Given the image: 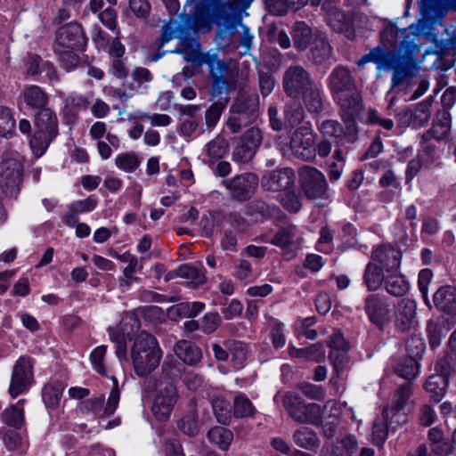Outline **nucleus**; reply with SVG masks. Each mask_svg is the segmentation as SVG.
I'll list each match as a JSON object with an SVG mask.
<instances>
[{"label": "nucleus", "mask_w": 456, "mask_h": 456, "mask_svg": "<svg viewBox=\"0 0 456 456\" xmlns=\"http://www.w3.org/2000/svg\"><path fill=\"white\" fill-rule=\"evenodd\" d=\"M328 86L342 111L349 116L361 112L362 98L347 69L337 67L328 77Z\"/></svg>", "instance_id": "nucleus-1"}, {"label": "nucleus", "mask_w": 456, "mask_h": 456, "mask_svg": "<svg viewBox=\"0 0 456 456\" xmlns=\"http://www.w3.org/2000/svg\"><path fill=\"white\" fill-rule=\"evenodd\" d=\"M131 357L135 373L147 377L159 364L162 352L154 336L141 332L134 339Z\"/></svg>", "instance_id": "nucleus-2"}, {"label": "nucleus", "mask_w": 456, "mask_h": 456, "mask_svg": "<svg viewBox=\"0 0 456 456\" xmlns=\"http://www.w3.org/2000/svg\"><path fill=\"white\" fill-rule=\"evenodd\" d=\"M356 116H349L346 111H343L342 118L346 124L345 129L337 120L322 121L319 126V131L324 136L334 138L335 151L333 158L336 160H343L348 151L346 144H352L357 141L358 130L354 122Z\"/></svg>", "instance_id": "nucleus-3"}, {"label": "nucleus", "mask_w": 456, "mask_h": 456, "mask_svg": "<svg viewBox=\"0 0 456 456\" xmlns=\"http://www.w3.org/2000/svg\"><path fill=\"white\" fill-rule=\"evenodd\" d=\"M35 132L29 141L33 154L41 157L58 134V118L49 108L40 110L35 116Z\"/></svg>", "instance_id": "nucleus-4"}, {"label": "nucleus", "mask_w": 456, "mask_h": 456, "mask_svg": "<svg viewBox=\"0 0 456 456\" xmlns=\"http://www.w3.org/2000/svg\"><path fill=\"white\" fill-rule=\"evenodd\" d=\"M177 399V389L170 379L167 377L159 379L155 385L151 407L155 418L159 421L167 420L170 417Z\"/></svg>", "instance_id": "nucleus-5"}, {"label": "nucleus", "mask_w": 456, "mask_h": 456, "mask_svg": "<svg viewBox=\"0 0 456 456\" xmlns=\"http://www.w3.org/2000/svg\"><path fill=\"white\" fill-rule=\"evenodd\" d=\"M282 403L290 417L297 422L316 425L322 419V410L321 405L317 403H305L295 393H286L283 396Z\"/></svg>", "instance_id": "nucleus-6"}, {"label": "nucleus", "mask_w": 456, "mask_h": 456, "mask_svg": "<svg viewBox=\"0 0 456 456\" xmlns=\"http://www.w3.org/2000/svg\"><path fill=\"white\" fill-rule=\"evenodd\" d=\"M301 189L309 200L322 198L328 187L324 175L315 167L304 166L298 170Z\"/></svg>", "instance_id": "nucleus-7"}, {"label": "nucleus", "mask_w": 456, "mask_h": 456, "mask_svg": "<svg viewBox=\"0 0 456 456\" xmlns=\"http://www.w3.org/2000/svg\"><path fill=\"white\" fill-rule=\"evenodd\" d=\"M232 63V60H220L216 49H211L206 53L204 64L208 66L209 74L213 78V95H220L224 91L228 92L230 90L224 75Z\"/></svg>", "instance_id": "nucleus-8"}, {"label": "nucleus", "mask_w": 456, "mask_h": 456, "mask_svg": "<svg viewBox=\"0 0 456 456\" xmlns=\"http://www.w3.org/2000/svg\"><path fill=\"white\" fill-rule=\"evenodd\" d=\"M33 381V370L30 359L21 356L15 362L11 383L9 386V395L12 398H16L20 395L28 390Z\"/></svg>", "instance_id": "nucleus-9"}, {"label": "nucleus", "mask_w": 456, "mask_h": 456, "mask_svg": "<svg viewBox=\"0 0 456 456\" xmlns=\"http://www.w3.org/2000/svg\"><path fill=\"white\" fill-rule=\"evenodd\" d=\"M290 149L295 156L303 160L314 159V133L310 125H303L295 130L290 139Z\"/></svg>", "instance_id": "nucleus-10"}, {"label": "nucleus", "mask_w": 456, "mask_h": 456, "mask_svg": "<svg viewBox=\"0 0 456 456\" xmlns=\"http://www.w3.org/2000/svg\"><path fill=\"white\" fill-rule=\"evenodd\" d=\"M314 80L311 74L302 66H289L284 72L282 86L284 92L290 97H297Z\"/></svg>", "instance_id": "nucleus-11"}, {"label": "nucleus", "mask_w": 456, "mask_h": 456, "mask_svg": "<svg viewBox=\"0 0 456 456\" xmlns=\"http://www.w3.org/2000/svg\"><path fill=\"white\" fill-rule=\"evenodd\" d=\"M452 355H447L444 359L437 362L436 365V370L440 373L431 375L425 384L427 392L435 402L442 400L445 395L448 385V373L452 368Z\"/></svg>", "instance_id": "nucleus-12"}, {"label": "nucleus", "mask_w": 456, "mask_h": 456, "mask_svg": "<svg viewBox=\"0 0 456 456\" xmlns=\"http://www.w3.org/2000/svg\"><path fill=\"white\" fill-rule=\"evenodd\" d=\"M262 141L258 128L250 127L241 136L232 151V160L238 163H248L254 157Z\"/></svg>", "instance_id": "nucleus-13"}, {"label": "nucleus", "mask_w": 456, "mask_h": 456, "mask_svg": "<svg viewBox=\"0 0 456 456\" xmlns=\"http://www.w3.org/2000/svg\"><path fill=\"white\" fill-rule=\"evenodd\" d=\"M231 196L238 200H249L258 184V178L253 173H244L223 181Z\"/></svg>", "instance_id": "nucleus-14"}, {"label": "nucleus", "mask_w": 456, "mask_h": 456, "mask_svg": "<svg viewBox=\"0 0 456 456\" xmlns=\"http://www.w3.org/2000/svg\"><path fill=\"white\" fill-rule=\"evenodd\" d=\"M433 98L428 97L422 102L409 107L403 111L398 113V120L400 123L415 128L426 126L431 118V106Z\"/></svg>", "instance_id": "nucleus-15"}, {"label": "nucleus", "mask_w": 456, "mask_h": 456, "mask_svg": "<svg viewBox=\"0 0 456 456\" xmlns=\"http://www.w3.org/2000/svg\"><path fill=\"white\" fill-rule=\"evenodd\" d=\"M364 309L370 321L379 328L385 327L391 320L389 304L384 297L369 295L365 298Z\"/></svg>", "instance_id": "nucleus-16"}, {"label": "nucleus", "mask_w": 456, "mask_h": 456, "mask_svg": "<svg viewBox=\"0 0 456 456\" xmlns=\"http://www.w3.org/2000/svg\"><path fill=\"white\" fill-rule=\"evenodd\" d=\"M86 45V37L80 24L71 22L59 28L55 47L83 49Z\"/></svg>", "instance_id": "nucleus-17"}, {"label": "nucleus", "mask_w": 456, "mask_h": 456, "mask_svg": "<svg viewBox=\"0 0 456 456\" xmlns=\"http://www.w3.org/2000/svg\"><path fill=\"white\" fill-rule=\"evenodd\" d=\"M417 303L411 298H403L395 306L394 319L397 330L407 332L417 325Z\"/></svg>", "instance_id": "nucleus-18"}, {"label": "nucleus", "mask_w": 456, "mask_h": 456, "mask_svg": "<svg viewBox=\"0 0 456 456\" xmlns=\"http://www.w3.org/2000/svg\"><path fill=\"white\" fill-rule=\"evenodd\" d=\"M402 251L390 245L378 246L371 253V259L384 269L387 273L398 271L402 261Z\"/></svg>", "instance_id": "nucleus-19"}, {"label": "nucleus", "mask_w": 456, "mask_h": 456, "mask_svg": "<svg viewBox=\"0 0 456 456\" xmlns=\"http://www.w3.org/2000/svg\"><path fill=\"white\" fill-rule=\"evenodd\" d=\"M261 186L265 191L281 193L295 187V173L290 168L273 171L263 175Z\"/></svg>", "instance_id": "nucleus-20"}, {"label": "nucleus", "mask_w": 456, "mask_h": 456, "mask_svg": "<svg viewBox=\"0 0 456 456\" xmlns=\"http://www.w3.org/2000/svg\"><path fill=\"white\" fill-rule=\"evenodd\" d=\"M22 166L16 159H4L0 164V185L14 191L20 182Z\"/></svg>", "instance_id": "nucleus-21"}, {"label": "nucleus", "mask_w": 456, "mask_h": 456, "mask_svg": "<svg viewBox=\"0 0 456 456\" xmlns=\"http://www.w3.org/2000/svg\"><path fill=\"white\" fill-rule=\"evenodd\" d=\"M258 97L255 94L240 95L231 107V112L245 118V123H252L257 117Z\"/></svg>", "instance_id": "nucleus-22"}, {"label": "nucleus", "mask_w": 456, "mask_h": 456, "mask_svg": "<svg viewBox=\"0 0 456 456\" xmlns=\"http://www.w3.org/2000/svg\"><path fill=\"white\" fill-rule=\"evenodd\" d=\"M451 132V114L443 110L436 113L431 129L425 132L422 138L425 141L431 139L443 140L448 137Z\"/></svg>", "instance_id": "nucleus-23"}, {"label": "nucleus", "mask_w": 456, "mask_h": 456, "mask_svg": "<svg viewBox=\"0 0 456 456\" xmlns=\"http://www.w3.org/2000/svg\"><path fill=\"white\" fill-rule=\"evenodd\" d=\"M299 95H301L303 104L308 112L320 113L323 110V91L321 86L315 82L305 89Z\"/></svg>", "instance_id": "nucleus-24"}, {"label": "nucleus", "mask_w": 456, "mask_h": 456, "mask_svg": "<svg viewBox=\"0 0 456 456\" xmlns=\"http://www.w3.org/2000/svg\"><path fill=\"white\" fill-rule=\"evenodd\" d=\"M140 329V322L136 316L131 314L125 317L117 328L109 329L110 340L114 344L126 342V338H129L133 333Z\"/></svg>", "instance_id": "nucleus-25"}, {"label": "nucleus", "mask_w": 456, "mask_h": 456, "mask_svg": "<svg viewBox=\"0 0 456 456\" xmlns=\"http://www.w3.org/2000/svg\"><path fill=\"white\" fill-rule=\"evenodd\" d=\"M433 302L437 309L446 313L456 311V287L444 285L433 296Z\"/></svg>", "instance_id": "nucleus-26"}, {"label": "nucleus", "mask_w": 456, "mask_h": 456, "mask_svg": "<svg viewBox=\"0 0 456 456\" xmlns=\"http://www.w3.org/2000/svg\"><path fill=\"white\" fill-rule=\"evenodd\" d=\"M21 98L28 107L43 110L48 103L46 93L38 86H26L22 91Z\"/></svg>", "instance_id": "nucleus-27"}, {"label": "nucleus", "mask_w": 456, "mask_h": 456, "mask_svg": "<svg viewBox=\"0 0 456 456\" xmlns=\"http://www.w3.org/2000/svg\"><path fill=\"white\" fill-rule=\"evenodd\" d=\"M175 276L189 280L195 286L204 284L207 281L205 271L201 265L200 267L190 264L183 265L175 271ZM173 277V274H168L167 279Z\"/></svg>", "instance_id": "nucleus-28"}, {"label": "nucleus", "mask_w": 456, "mask_h": 456, "mask_svg": "<svg viewBox=\"0 0 456 456\" xmlns=\"http://www.w3.org/2000/svg\"><path fill=\"white\" fill-rule=\"evenodd\" d=\"M175 353L179 359L187 364H196L202 357L199 346L187 340L178 341L175 346Z\"/></svg>", "instance_id": "nucleus-29"}, {"label": "nucleus", "mask_w": 456, "mask_h": 456, "mask_svg": "<svg viewBox=\"0 0 456 456\" xmlns=\"http://www.w3.org/2000/svg\"><path fill=\"white\" fill-rule=\"evenodd\" d=\"M289 353L291 357L303 358L315 362H320L325 359V351L323 346L320 343L313 344L305 348H297L294 346H289Z\"/></svg>", "instance_id": "nucleus-30"}, {"label": "nucleus", "mask_w": 456, "mask_h": 456, "mask_svg": "<svg viewBox=\"0 0 456 456\" xmlns=\"http://www.w3.org/2000/svg\"><path fill=\"white\" fill-rule=\"evenodd\" d=\"M384 272V269L374 261L367 264L363 273V281L369 290L375 291L382 286L386 280Z\"/></svg>", "instance_id": "nucleus-31"}, {"label": "nucleus", "mask_w": 456, "mask_h": 456, "mask_svg": "<svg viewBox=\"0 0 456 456\" xmlns=\"http://www.w3.org/2000/svg\"><path fill=\"white\" fill-rule=\"evenodd\" d=\"M24 399L6 408L2 415V421L9 427L20 429L24 423Z\"/></svg>", "instance_id": "nucleus-32"}, {"label": "nucleus", "mask_w": 456, "mask_h": 456, "mask_svg": "<svg viewBox=\"0 0 456 456\" xmlns=\"http://www.w3.org/2000/svg\"><path fill=\"white\" fill-rule=\"evenodd\" d=\"M384 284L386 290L395 297L405 295L410 288L409 281L403 274L398 273L397 271L387 273Z\"/></svg>", "instance_id": "nucleus-33"}, {"label": "nucleus", "mask_w": 456, "mask_h": 456, "mask_svg": "<svg viewBox=\"0 0 456 456\" xmlns=\"http://www.w3.org/2000/svg\"><path fill=\"white\" fill-rule=\"evenodd\" d=\"M295 444L304 449L313 450L320 445V439L316 433L307 427H302L293 435Z\"/></svg>", "instance_id": "nucleus-34"}, {"label": "nucleus", "mask_w": 456, "mask_h": 456, "mask_svg": "<svg viewBox=\"0 0 456 456\" xmlns=\"http://www.w3.org/2000/svg\"><path fill=\"white\" fill-rule=\"evenodd\" d=\"M228 151L226 141L220 135L215 137L205 146V154L209 163H215L222 159Z\"/></svg>", "instance_id": "nucleus-35"}, {"label": "nucleus", "mask_w": 456, "mask_h": 456, "mask_svg": "<svg viewBox=\"0 0 456 456\" xmlns=\"http://www.w3.org/2000/svg\"><path fill=\"white\" fill-rule=\"evenodd\" d=\"M208 440L220 449L226 451L233 439L232 432L223 427H214L208 433Z\"/></svg>", "instance_id": "nucleus-36"}, {"label": "nucleus", "mask_w": 456, "mask_h": 456, "mask_svg": "<svg viewBox=\"0 0 456 456\" xmlns=\"http://www.w3.org/2000/svg\"><path fill=\"white\" fill-rule=\"evenodd\" d=\"M449 329L445 320L428 322L427 331L432 347H436L440 345L442 338L445 337Z\"/></svg>", "instance_id": "nucleus-37"}, {"label": "nucleus", "mask_w": 456, "mask_h": 456, "mask_svg": "<svg viewBox=\"0 0 456 456\" xmlns=\"http://www.w3.org/2000/svg\"><path fill=\"white\" fill-rule=\"evenodd\" d=\"M297 240V229L296 226L290 225L280 229L270 242L280 248H287Z\"/></svg>", "instance_id": "nucleus-38"}, {"label": "nucleus", "mask_w": 456, "mask_h": 456, "mask_svg": "<svg viewBox=\"0 0 456 456\" xmlns=\"http://www.w3.org/2000/svg\"><path fill=\"white\" fill-rule=\"evenodd\" d=\"M224 345L229 350V356H231L234 368H241L247 359V350L244 344L236 340H229L225 341Z\"/></svg>", "instance_id": "nucleus-39"}, {"label": "nucleus", "mask_w": 456, "mask_h": 456, "mask_svg": "<svg viewBox=\"0 0 456 456\" xmlns=\"http://www.w3.org/2000/svg\"><path fill=\"white\" fill-rule=\"evenodd\" d=\"M63 385L60 381H54L47 384L43 389V400L48 407H55L59 404L62 392Z\"/></svg>", "instance_id": "nucleus-40"}, {"label": "nucleus", "mask_w": 456, "mask_h": 456, "mask_svg": "<svg viewBox=\"0 0 456 456\" xmlns=\"http://www.w3.org/2000/svg\"><path fill=\"white\" fill-rule=\"evenodd\" d=\"M295 45L299 50H305L312 38V30L305 22H297L293 28Z\"/></svg>", "instance_id": "nucleus-41"}, {"label": "nucleus", "mask_w": 456, "mask_h": 456, "mask_svg": "<svg viewBox=\"0 0 456 456\" xmlns=\"http://www.w3.org/2000/svg\"><path fill=\"white\" fill-rule=\"evenodd\" d=\"M256 412L251 401L244 395H238L233 400V415L236 418L252 417Z\"/></svg>", "instance_id": "nucleus-42"}, {"label": "nucleus", "mask_w": 456, "mask_h": 456, "mask_svg": "<svg viewBox=\"0 0 456 456\" xmlns=\"http://www.w3.org/2000/svg\"><path fill=\"white\" fill-rule=\"evenodd\" d=\"M411 385L410 383H405L396 389L394 395L395 409L396 410V414L400 415L403 419V422L406 420V416L404 413L400 414V411L408 403L411 396Z\"/></svg>", "instance_id": "nucleus-43"}, {"label": "nucleus", "mask_w": 456, "mask_h": 456, "mask_svg": "<svg viewBox=\"0 0 456 456\" xmlns=\"http://www.w3.org/2000/svg\"><path fill=\"white\" fill-rule=\"evenodd\" d=\"M305 117V111L302 106L296 102L287 103L284 109V120L289 126H297Z\"/></svg>", "instance_id": "nucleus-44"}, {"label": "nucleus", "mask_w": 456, "mask_h": 456, "mask_svg": "<svg viewBox=\"0 0 456 456\" xmlns=\"http://www.w3.org/2000/svg\"><path fill=\"white\" fill-rule=\"evenodd\" d=\"M418 371V362L413 357H406L400 360L395 367V372L405 379H414Z\"/></svg>", "instance_id": "nucleus-45"}, {"label": "nucleus", "mask_w": 456, "mask_h": 456, "mask_svg": "<svg viewBox=\"0 0 456 456\" xmlns=\"http://www.w3.org/2000/svg\"><path fill=\"white\" fill-rule=\"evenodd\" d=\"M212 407L216 419L219 423L228 424L231 419L230 403L223 397H215L212 400Z\"/></svg>", "instance_id": "nucleus-46"}, {"label": "nucleus", "mask_w": 456, "mask_h": 456, "mask_svg": "<svg viewBox=\"0 0 456 456\" xmlns=\"http://www.w3.org/2000/svg\"><path fill=\"white\" fill-rule=\"evenodd\" d=\"M175 52L182 53L183 59L187 62L195 63L199 66L204 65L206 53H201L200 45L197 41H194L190 47H186L183 50Z\"/></svg>", "instance_id": "nucleus-47"}, {"label": "nucleus", "mask_w": 456, "mask_h": 456, "mask_svg": "<svg viewBox=\"0 0 456 456\" xmlns=\"http://www.w3.org/2000/svg\"><path fill=\"white\" fill-rule=\"evenodd\" d=\"M15 120L10 109L0 106V136H9L14 133Z\"/></svg>", "instance_id": "nucleus-48"}, {"label": "nucleus", "mask_w": 456, "mask_h": 456, "mask_svg": "<svg viewBox=\"0 0 456 456\" xmlns=\"http://www.w3.org/2000/svg\"><path fill=\"white\" fill-rule=\"evenodd\" d=\"M279 199L282 206L290 212L296 213L301 208L300 200L295 193L294 188L280 193Z\"/></svg>", "instance_id": "nucleus-49"}, {"label": "nucleus", "mask_w": 456, "mask_h": 456, "mask_svg": "<svg viewBox=\"0 0 456 456\" xmlns=\"http://www.w3.org/2000/svg\"><path fill=\"white\" fill-rule=\"evenodd\" d=\"M348 349H333L330 352V360L334 367L338 375L343 371L349 364V358L347 355Z\"/></svg>", "instance_id": "nucleus-50"}, {"label": "nucleus", "mask_w": 456, "mask_h": 456, "mask_svg": "<svg viewBox=\"0 0 456 456\" xmlns=\"http://www.w3.org/2000/svg\"><path fill=\"white\" fill-rule=\"evenodd\" d=\"M332 50L330 44L325 39H320L315 43L312 50L313 60L316 63H322L331 57Z\"/></svg>", "instance_id": "nucleus-51"}, {"label": "nucleus", "mask_w": 456, "mask_h": 456, "mask_svg": "<svg viewBox=\"0 0 456 456\" xmlns=\"http://www.w3.org/2000/svg\"><path fill=\"white\" fill-rule=\"evenodd\" d=\"M224 108L225 104L221 102H214L209 106L205 113V122L208 127L212 128L217 124Z\"/></svg>", "instance_id": "nucleus-52"}, {"label": "nucleus", "mask_w": 456, "mask_h": 456, "mask_svg": "<svg viewBox=\"0 0 456 456\" xmlns=\"http://www.w3.org/2000/svg\"><path fill=\"white\" fill-rule=\"evenodd\" d=\"M138 267V260L132 259L130 264L127 265L123 270V277L120 278L119 286L125 290L127 289L133 281H136L138 278L135 276V273Z\"/></svg>", "instance_id": "nucleus-53"}, {"label": "nucleus", "mask_w": 456, "mask_h": 456, "mask_svg": "<svg viewBox=\"0 0 456 456\" xmlns=\"http://www.w3.org/2000/svg\"><path fill=\"white\" fill-rule=\"evenodd\" d=\"M178 428L184 434L190 436H196L199 431L196 413L191 411L189 414L183 417L181 420L178 422Z\"/></svg>", "instance_id": "nucleus-54"}, {"label": "nucleus", "mask_w": 456, "mask_h": 456, "mask_svg": "<svg viewBox=\"0 0 456 456\" xmlns=\"http://www.w3.org/2000/svg\"><path fill=\"white\" fill-rule=\"evenodd\" d=\"M76 50L77 49L55 47V52L59 54L60 60L67 70L76 67L78 63V57L75 53Z\"/></svg>", "instance_id": "nucleus-55"}, {"label": "nucleus", "mask_w": 456, "mask_h": 456, "mask_svg": "<svg viewBox=\"0 0 456 456\" xmlns=\"http://www.w3.org/2000/svg\"><path fill=\"white\" fill-rule=\"evenodd\" d=\"M116 166L125 171L133 172L139 166L137 158L134 154L122 153L117 156L115 159Z\"/></svg>", "instance_id": "nucleus-56"}, {"label": "nucleus", "mask_w": 456, "mask_h": 456, "mask_svg": "<svg viewBox=\"0 0 456 456\" xmlns=\"http://www.w3.org/2000/svg\"><path fill=\"white\" fill-rule=\"evenodd\" d=\"M178 30L179 25L175 20H170L164 24L161 28V35L159 38V47L175 39L177 37Z\"/></svg>", "instance_id": "nucleus-57"}, {"label": "nucleus", "mask_w": 456, "mask_h": 456, "mask_svg": "<svg viewBox=\"0 0 456 456\" xmlns=\"http://www.w3.org/2000/svg\"><path fill=\"white\" fill-rule=\"evenodd\" d=\"M249 210L252 215H257L262 218L271 217L277 212L274 205H270L264 201L253 202L249 207Z\"/></svg>", "instance_id": "nucleus-58"}, {"label": "nucleus", "mask_w": 456, "mask_h": 456, "mask_svg": "<svg viewBox=\"0 0 456 456\" xmlns=\"http://www.w3.org/2000/svg\"><path fill=\"white\" fill-rule=\"evenodd\" d=\"M221 322L222 319L219 314L213 312L208 313L201 320L200 329L203 332L210 334L220 326Z\"/></svg>", "instance_id": "nucleus-59"}, {"label": "nucleus", "mask_w": 456, "mask_h": 456, "mask_svg": "<svg viewBox=\"0 0 456 456\" xmlns=\"http://www.w3.org/2000/svg\"><path fill=\"white\" fill-rule=\"evenodd\" d=\"M104 400L103 397H92L81 403L83 412H92L103 417Z\"/></svg>", "instance_id": "nucleus-60"}, {"label": "nucleus", "mask_w": 456, "mask_h": 456, "mask_svg": "<svg viewBox=\"0 0 456 456\" xmlns=\"http://www.w3.org/2000/svg\"><path fill=\"white\" fill-rule=\"evenodd\" d=\"M106 350L107 348L105 346H100L94 348L90 355V360L94 369L102 375L106 373L103 364V358L105 356Z\"/></svg>", "instance_id": "nucleus-61"}, {"label": "nucleus", "mask_w": 456, "mask_h": 456, "mask_svg": "<svg viewBox=\"0 0 456 456\" xmlns=\"http://www.w3.org/2000/svg\"><path fill=\"white\" fill-rule=\"evenodd\" d=\"M119 398H120V394H119V391L118 388V381H117V379H114L113 388L111 389V391L109 395L108 401H107L106 404L104 405V409H103V415L105 417L110 416L115 412V411L118 405Z\"/></svg>", "instance_id": "nucleus-62"}, {"label": "nucleus", "mask_w": 456, "mask_h": 456, "mask_svg": "<svg viewBox=\"0 0 456 456\" xmlns=\"http://www.w3.org/2000/svg\"><path fill=\"white\" fill-rule=\"evenodd\" d=\"M97 206V200L93 196L86 200H77L69 205V209L76 212L77 215L93 211Z\"/></svg>", "instance_id": "nucleus-63"}, {"label": "nucleus", "mask_w": 456, "mask_h": 456, "mask_svg": "<svg viewBox=\"0 0 456 456\" xmlns=\"http://www.w3.org/2000/svg\"><path fill=\"white\" fill-rule=\"evenodd\" d=\"M100 21L109 29L115 31L118 35L119 30L117 28V12L112 8H106L98 14Z\"/></svg>", "instance_id": "nucleus-64"}]
</instances>
